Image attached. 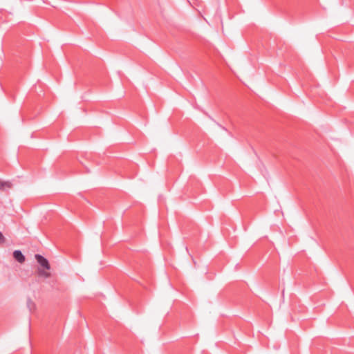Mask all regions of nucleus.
Returning <instances> with one entry per match:
<instances>
[{
    "label": "nucleus",
    "mask_w": 354,
    "mask_h": 354,
    "mask_svg": "<svg viewBox=\"0 0 354 354\" xmlns=\"http://www.w3.org/2000/svg\"><path fill=\"white\" fill-rule=\"evenodd\" d=\"M35 259L37 260V263L44 269L46 270H50V266L49 264V262L47 259L41 256V254H35Z\"/></svg>",
    "instance_id": "1"
},
{
    "label": "nucleus",
    "mask_w": 354,
    "mask_h": 354,
    "mask_svg": "<svg viewBox=\"0 0 354 354\" xmlns=\"http://www.w3.org/2000/svg\"><path fill=\"white\" fill-rule=\"evenodd\" d=\"M13 257L20 263H24L26 260L25 256L22 254L21 251L19 250H15L13 252Z\"/></svg>",
    "instance_id": "2"
},
{
    "label": "nucleus",
    "mask_w": 354,
    "mask_h": 354,
    "mask_svg": "<svg viewBox=\"0 0 354 354\" xmlns=\"http://www.w3.org/2000/svg\"><path fill=\"white\" fill-rule=\"evenodd\" d=\"M27 306L29 310H32V309L35 307V304L30 299H28L27 301Z\"/></svg>",
    "instance_id": "5"
},
{
    "label": "nucleus",
    "mask_w": 354,
    "mask_h": 354,
    "mask_svg": "<svg viewBox=\"0 0 354 354\" xmlns=\"http://www.w3.org/2000/svg\"><path fill=\"white\" fill-rule=\"evenodd\" d=\"M6 239L3 234L0 232V244L5 243Z\"/></svg>",
    "instance_id": "6"
},
{
    "label": "nucleus",
    "mask_w": 354,
    "mask_h": 354,
    "mask_svg": "<svg viewBox=\"0 0 354 354\" xmlns=\"http://www.w3.org/2000/svg\"><path fill=\"white\" fill-rule=\"evenodd\" d=\"M37 272H38V274L40 277H43L44 278H48L50 276V274L48 272H47L43 269H41V268H39Z\"/></svg>",
    "instance_id": "4"
},
{
    "label": "nucleus",
    "mask_w": 354,
    "mask_h": 354,
    "mask_svg": "<svg viewBox=\"0 0 354 354\" xmlns=\"http://www.w3.org/2000/svg\"><path fill=\"white\" fill-rule=\"evenodd\" d=\"M13 184L10 181H2L0 179V190L6 191L7 189H11Z\"/></svg>",
    "instance_id": "3"
}]
</instances>
